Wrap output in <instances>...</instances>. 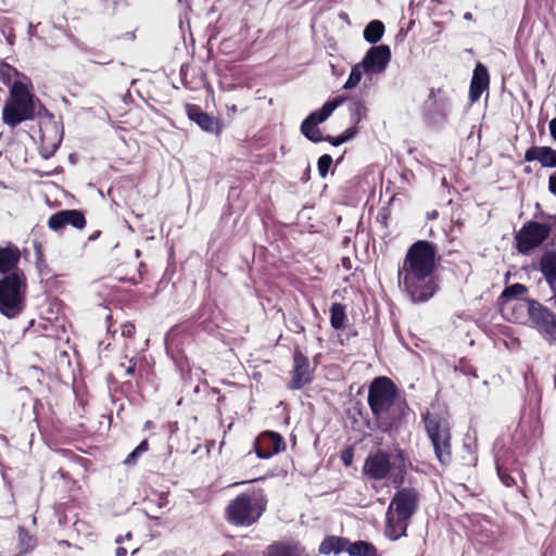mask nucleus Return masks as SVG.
I'll return each instance as SVG.
<instances>
[{"label":"nucleus","instance_id":"nucleus-1","mask_svg":"<svg viewBox=\"0 0 556 556\" xmlns=\"http://www.w3.org/2000/svg\"><path fill=\"white\" fill-rule=\"evenodd\" d=\"M435 250L428 241L414 243L399 269V283L415 303L433 296L437 285L433 279Z\"/></svg>","mask_w":556,"mask_h":556},{"label":"nucleus","instance_id":"nucleus-2","mask_svg":"<svg viewBox=\"0 0 556 556\" xmlns=\"http://www.w3.org/2000/svg\"><path fill=\"white\" fill-rule=\"evenodd\" d=\"M419 494L413 488H403L392 497L386 513L384 535L396 541L406 535L410 518L416 513Z\"/></svg>","mask_w":556,"mask_h":556},{"label":"nucleus","instance_id":"nucleus-3","mask_svg":"<svg viewBox=\"0 0 556 556\" xmlns=\"http://www.w3.org/2000/svg\"><path fill=\"white\" fill-rule=\"evenodd\" d=\"M266 497L262 489L253 488L239 494L226 507V519L237 527H250L266 509Z\"/></svg>","mask_w":556,"mask_h":556},{"label":"nucleus","instance_id":"nucleus-4","mask_svg":"<svg viewBox=\"0 0 556 556\" xmlns=\"http://www.w3.org/2000/svg\"><path fill=\"white\" fill-rule=\"evenodd\" d=\"M404 471L405 464L402 452L388 454L378 450L367 456L363 467V472L368 479L382 480L390 476L395 485L403 483Z\"/></svg>","mask_w":556,"mask_h":556},{"label":"nucleus","instance_id":"nucleus-5","mask_svg":"<svg viewBox=\"0 0 556 556\" xmlns=\"http://www.w3.org/2000/svg\"><path fill=\"white\" fill-rule=\"evenodd\" d=\"M35 116L34 96L26 85L15 80L10 89V97L2 110V121L10 127H15L24 121Z\"/></svg>","mask_w":556,"mask_h":556},{"label":"nucleus","instance_id":"nucleus-6","mask_svg":"<svg viewBox=\"0 0 556 556\" xmlns=\"http://www.w3.org/2000/svg\"><path fill=\"white\" fill-rule=\"evenodd\" d=\"M26 278L21 270H14L0 279V313L8 318L20 315L24 308Z\"/></svg>","mask_w":556,"mask_h":556},{"label":"nucleus","instance_id":"nucleus-7","mask_svg":"<svg viewBox=\"0 0 556 556\" xmlns=\"http://www.w3.org/2000/svg\"><path fill=\"white\" fill-rule=\"evenodd\" d=\"M396 400V387L388 377L375 378L368 390V405L372 415L381 419L389 414Z\"/></svg>","mask_w":556,"mask_h":556},{"label":"nucleus","instance_id":"nucleus-8","mask_svg":"<svg viewBox=\"0 0 556 556\" xmlns=\"http://www.w3.org/2000/svg\"><path fill=\"white\" fill-rule=\"evenodd\" d=\"M425 426L432 442L437 458L443 465L451 459V433L448 421L439 416L428 414L425 416Z\"/></svg>","mask_w":556,"mask_h":556},{"label":"nucleus","instance_id":"nucleus-9","mask_svg":"<svg viewBox=\"0 0 556 556\" xmlns=\"http://www.w3.org/2000/svg\"><path fill=\"white\" fill-rule=\"evenodd\" d=\"M551 227L538 222H528L516 235L517 249L526 254L542 244L549 236Z\"/></svg>","mask_w":556,"mask_h":556},{"label":"nucleus","instance_id":"nucleus-10","mask_svg":"<svg viewBox=\"0 0 556 556\" xmlns=\"http://www.w3.org/2000/svg\"><path fill=\"white\" fill-rule=\"evenodd\" d=\"M391 59L388 46L371 47L361 62L366 73H380L384 71Z\"/></svg>","mask_w":556,"mask_h":556},{"label":"nucleus","instance_id":"nucleus-11","mask_svg":"<svg viewBox=\"0 0 556 556\" xmlns=\"http://www.w3.org/2000/svg\"><path fill=\"white\" fill-rule=\"evenodd\" d=\"M286 444L280 434L276 432L262 433L254 443V450L260 458L267 459L274 454L285 450Z\"/></svg>","mask_w":556,"mask_h":556},{"label":"nucleus","instance_id":"nucleus-12","mask_svg":"<svg viewBox=\"0 0 556 556\" xmlns=\"http://www.w3.org/2000/svg\"><path fill=\"white\" fill-rule=\"evenodd\" d=\"M312 381V369L308 358L296 351L293 357L292 378L289 387L293 390L302 389Z\"/></svg>","mask_w":556,"mask_h":556},{"label":"nucleus","instance_id":"nucleus-13","mask_svg":"<svg viewBox=\"0 0 556 556\" xmlns=\"http://www.w3.org/2000/svg\"><path fill=\"white\" fill-rule=\"evenodd\" d=\"M523 302L522 305L527 306L529 320L539 332L543 331L556 318V315L540 302L535 300H525Z\"/></svg>","mask_w":556,"mask_h":556},{"label":"nucleus","instance_id":"nucleus-14","mask_svg":"<svg viewBox=\"0 0 556 556\" xmlns=\"http://www.w3.org/2000/svg\"><path fill=\"white\" fill-rule=\"evenodd\" d=\"M66 225H72L78 229L84 228L86 225L84 214L77 210H64L53 214L48 220V226L55 231Z\"/></svg>","mask_w":556,"mask_h":556},{"label":"nucleus","instance_id":"nucleus-15","mask_svg":"<svg viewBox=\"0 0 556 556\" xmlns=\"http://www.w3.org/2000/svg\"><path fill=\"white\" fill-rule=\"evenodd\" d=\"M490 84V77L488 68L478 63L473 70L472 78L469 88V100L470 102H477L482 93L488 90Z\"/></svg>","mask_w":556,"mask_h":556},{"label":"nucleus","instance_id":"nucleus-16","mask_svg":"<svg viewBox=\"0 0 556 556\" xmlns=\"http://www.w3.org/2000/svg\"><path fill=\"white\" fill-rule=\"evenodd\" d=\"M188 117L194 122L201 129L207 132H217L219 123L216 118L203 112L198 105L187 106Z\"/></svg>","mask_w":556,"mask_h":556},{"label":"nucleus","instance_id":"nucleus-17","mask_svg":"<svg viewBox=\"0 0 556 556\" xmlns=\"http://www.w3.org/2000/svg\"><path fill=\"white\" fill-rule=\"evenodd\" d=\"M525 161H538L543 167H556V150L551 147H531L525 153Z\"/></svg>","mask_w":556,"mask_h":556},{"label":"nucleus","instance_id":"nucleus-18","mask_svg":"<svg viewBox=\"0 0 556 556\" xmlns=\"http://www.w3.org/2000/svg\"><path fill=\"white\" fill-rule=\"evenodd\" d=\"M21 257V252L18 248L13 244H8L7 247L0 248V273L7 274L13 270Z\"/></svg>","mask_w":556,"mask_h":556},{"label":"nucleus","instance_id":"nucleus-19","mask_svg":"<svg viewBox=\"0 0 556 556\" xmlns=\"http://www.w3.org/2000/svg\"><path fill=\"white\" fill-rule=\"evenodd\" d=\"M344 101L345 98L343 97H337L333 100L327 101L320 110L312 112L307 118L318 125L325 122Z\"/></svg>","mask_w":556,"mask_h":556},{"label":"nucleus","instance_id":"nucleus-20","mask_svg":"<svg viewBox=\"0 0 556 556\" xmlns=\"http://www.w3.org/2000/svg\"><path fill=\"white\" fill-rule=\"evenodd\" d=\"M540 267L549 287L556 286V253H545L541 258Z\"/></svg>","mask_w":556,"mask_h":556},{"label":"nucleus","instance_id":"nucleus-21","mask_svg":"<svg viewBox=\"0 0 556 556\" xmlns=\"http://www.w3.org/2000/svg\"><path fill=\"white\" fill-rule=\"evenodd\" d=\"M345 552L351 556H377V548L369 542L348 540Z\"/></svg>","mask_w":556,"mask_h":556},{"label":"nucleus","instance_id":"nucleus-22","mask_svg":"<svg viewBox=\"0 0 556 556\" xmlns=\"http://www.w3.org/2000/svg\"><path fill=\"white\" fill-rule=\"evenodd\" d=\"M348 539L338 536H328L319 545V553L328 555L330 553L338 554L345 551Z\"/></svg>","mask_w":556,"mask_h":556},{"label":"nucleus","instance_id":"nucleus-23","mask_svg":"<svg viewBox=\"0 0 556 556\" xmlns=\"http://www.w3.org/2000/svg\"><path fill=\"white\" fill-rule=\"evenodd\" d=\"M384 33V25L381 21H371L364 29V38L369 43L378 42Z\"/></svg>","mask_w":556,"mask_h":556},{"label":"nucleus","instance_id":"nucleus-24","mask_svg":"<svg viewBox=\"0 0 556 556\" xmlns=\"http://www.w3.org/2000/svg\"><path fill=\"white\" fill-rule=\"evenodd\" d=\"M270 556H308V554L299 545L278 544L271 546Z\"/></svg>","mask_w":556,"mask_h":556},{"label":"nucleus","instance_id":"nucleus-25","mask_svg":"<svg viewBox=\"0 0 556 556\" xmlns=\"http://www.w3.org/2000/svg\"><path fill=\"white\" fill-rule=\"evenodd\" d=\"M351 122L357 125L367 115V108L364 100L359 98L352 99L349 104Z\"/></svg>","mask_w":556,"mask_h":556},{"label":"nucleus","instance_id":"nucleus-26","mask_svg":"<svg viewBox=\"0 0 556 556\" xmlns=\"http://www.w3.org/2000/svg\"><path fill=\"white\" fill-rule=\"evenodd\" d=\"M526 292L527 288L521 283H514L507 287L502 293V298L505 299L504 305H510L511 307H515L516 304L514 301L523 295Z\"/></svg>","mask_w":556,"mask_h":556},{"label":"nucleus","instance_id":"nucleus-27","mask_svg":"<svg viewBox=\"0 0 556 556\" xmlns=\"http://www.w3.org/2000/svg\"><path fill=\"white\" fill-rule=\"evenodd\" d=\"M301 131L308 140L313 142H320L324 140V137L321 136L320 129L317 127V124H314V122H312L307 117L303 121L301 125Z\"/></svg>","mask_w":556,"mask_h":556},{"label":"nucleus","instance_id":"nucleus-28","mask_svg":"<svg viewBox=\"0 0 556 556\" xmlns=\"http://www.w3.org/2000/svg\"><path fill=\"white\" fill-rule=\"evenodd\" d=\"M345 321L344 306L340 303H333L330 308V323L334 329H341Z\"/></svg>","mask_w":556,"mask_h":556},{"label":"nucleus","instance_id":"nucleus-29","mask_svg":"<svg viewBox=\"0 0 556 556\" xmlns=\"http://www.w3.org/2000/svg\"><path fill=\"white\" fill-rule=\"evenodd\" d=\"M18 545L22 553H27L36 546V539L23 527L18 528Z\"/></svg>","mask_w":556,"mask_h":556},{"label":"nucleus","instance_id":"nucleus-30","mask_svg":"<svg viewBox=\"0 0 556 556\" xmlns=\"http://www.w3.org/2000/svg\"><path fill=\"white\" fill-rule=\"evenodd\" d=\"M20 76H22V74L16 68L5 62L0 61V80L4 85L10 86L12 79Z\"/></svg>","mask_w":556,"mask_h":556},{"label":"nucleus","instance_id":"nucleus-31","mask_svg":"<svg viewBox=\"0 0 556 556\" xmlns=\"http://www.w3.org/2000/svg\"><path fill=\"white\" fill-rule=\"evenodd\" d=\"M364 72H365V68L362 65V63H357L356 65H354L351 70L350 76H349L346 83L344 84L343 88L344 89L355 88L359 84Z\"/></svg>","mask_w":556,"mask_h":556},{"label":"nucleus","instance_id":"nucleus-32","mask_svg":"<svg viewBox=\"0 0 556 556\" xmlns=\"http://www.w3.org/2000/svg\"><path fill=\"white\" fill-rule=\"evenodd\" d=\"M149 448V444L147 440H143L139 443V445L126 457L124 460L125 465H134L137 462V458L142 453L147 452Z\"/></svg>","mask_w":556,"mask_h":556},{"label":"nucleus","instance_id":"nucleus-33","mask_svg":"<svg viewBox=\"0 0 556 556\" xmlns=\"http://www.w3.org/2000/svg\"><path fill=\"white\" fill-rule=\"evenodd\" d=\"M540 334L552 345H556V318L540 332Z\"/></svg>","mask_w":556,"mask_h":556},{"label":"nucleus","instance_id":"nucleus-34","mask_svg":"<svg viewBox=\"0 0 556 556\" xmlns=\"http://www.w3.org/2000/svg\"><path fill=\"white\" fill-rule=\"evenodd\" d=\"M332 164V157L329 154H324L318 160V172L320 177L325 178Z\"/></svg>","mask_w":556,"mask_h":556},{"label":"nucleus","instance_id":"nucleus-35","mask_svg":"<svg viewBox=\"0 0 556 556\" xmlns=\"http://www.w3.org/2000/svg\"><path fill=\"white\" fill-rule=\"evenodd\" d=\"M354 132L348 129L345 134L338 137H327L324 140H328L332 146L338 147L353 137Z\"/></svg>","mask_w":556,"mask_h":556},{"label":"nucleus","instance_id":"nucleus-36","mask_svg":"<svg viewBox=\"0 0 556 556\" xmlns=\"http://www.w3.org/2000/svg\"><path fill=\"white\" fill-rule=\"evenodd\" d=\"M136 364H137L136 359L130 358L128 361L127 365L125 363H121L119 368L125 370V376L132 377V376H135V372H136Z\"/></svg>","mask_w":556,"mask_h":556},{"label":"nucleus","instance_id":"nucleus-37","mask_svg":"<svg viewBox=\"0 0 556 556\" xmlns=\"http://www.w3.org/2000/svg\"><path fill=\"white\" fill-rule=\"evenodd\" d=\"M497 475L506 486H513L515 484V479L501 467H497Z\"/></svg>","mask_w":556,"mask_h":556},{"label":"nucleus","instance_id":"nucleus-38","mask_svg":"<svg viewBox=\"0 0 556 556\" xmlns=\"http://www.w3.org/2000/svg\"><path fill=\"white\" fill-rule=\"evenodd\" d=\"M438 100L440 102V108H441L442 114H446L448 112V110H450V104H448L447 97H445V94H443L442 91H439Z\"/></svg>","mask_w":556,"mask_h":556},{"label":"nucleus","instance_id":"nucleus-39","mask_svg":"<svg viewBox=\"0 0 556 556\" xmlns=\"http://www.w3.org/2000/svg\"><path fill=\"white\" fill-rule=\"evenodd\" d=\"M122 336L125 338H131L135 333V326L131 323H125L121 326Z\"/></svg>","mask_w":556,"mask_h":556},{"label":"nucleus","instance_id":"nucleus-40","mask_svg":"<svg viewBox=\"0 0 556 556\" xmlns=\"http://www.w3.org/2000/svg\"><path fill=\"white\" fill-rule=\"evenodd\" d=\"M548 191L556 195V172L552 174L548 178Z\"/></svg>","mask_w":556,"mask_h":556},{"label":"nucleus","instance_id":"nucleus-41","mask_svg":"<svg viewBox=\"0 0 556 556\" xmlns=\"http://www.w3.org/2000/svg\"><path fill=\"white\" fill-rule=\"evenodd\" d=\"M551 136L556 141V117H554L548 125Z\"/></svg>","mask_w":556,"mask_h":556},{"label":"nucleus","instance_id":"nucleus-42","mask_svg":"<svg viewBox=\"0 0 556 556\" xmlns=\"http://www.w3.org/2000/svg\"><path fill=\"white\" fill-rule=\"evenodd\" d=\"M167 504V498L164 494H161L160 495V498H159V503H157V506L159 507H163Z\"/></svg>","mask_w":556,"mask_h":556},{"label":"nucleus","instance_id":"nucleus-43","mask_svg":"<svg viewBox=\"0 0 556 556\" xmlns=\"http://www.w3.org/2000/svg\"><path fill=\"white\" fill-rule=\"evenodd\" d=\"M126 553H127L126 548L121 547V546L117 547L115 551L116 556H126Z\"/></svg>","mask_w":556,"mask_h":556},{"label":"nucleus","instance_id":"nucleus-44","mask_svg":"<svg viewBox=\"0 0 556 556\" xmlns=\"http://www.w3.org/2000/svg\"><path fill=\"white\" fill-rule=\"evenodd\" d=\"M342 459H343L345 465H350L351 460H352V455L343 454L342 455Z\"/></svg>","mask_w":556,"mask_h":556},{"label":"nucleus","instance_id":"nucleus-45","mask_svg":"<svg viewBox=\"0 0 556 556\" xmlns=\"http://www.w3.org/2000/svg\"><path fill=\"white\" fill-rule=\"evenodd\" d=\"M228 114H235L237 112V106L235 104L227 106Z\"/></svg>","mask_w":556,"mask_h":556},{"label":"nucleus","instance_id":"nucleus-46","mask_svg":"<svg viewBox=\"0 0 556 556\" xmlns=\"http://www.w3.org/2000/svg\"><path fill=\"white\" fill-rule=\"evenodd\" d=\"M464 18L470 21L472 18V14L470 12H467L465 13Z\"/></svg>","mask_w":556,"mask_h":556},{"label":"nucleus","instance_id":"nucleus-47","mask_svg":"<svg viewBox=\"0 0 556 556\" xmlns=\"http://www.w3.org/2000/svg\"><path fill=\"white\" fill-rule=\"evenodd\" d=\"M437 216H438V212H437V211H433V212L429 215V217H430V218H435Z\"/></svg>","mask_w":556,"mask_h":556},{"label":"nucleus","instance_id":"nucleus-48","mask_svg":"<svg viewBox=\"0 0 556 556\" xmlns=\"http://www.w3.org/2000/svg\"><path fill=\"white\" fill-rule=\"evenodd\" d=\"M123 541H124V538H122V536H118V538L116 539V543H117V544L123 543Z\"/></svg>","mask_w":556,"mask_h":556},{"label":"nucleus","instance_id":"nucleus-49","mask_svg":"<svg viewBox=\"0 0 556 556\" xmlns=\"http://www.w3.org/2000/svg\"><path fill=\"white\" fill-rule=\"evenodd\" d=\"M125 539L130 540V539H131V533H130V532H128V533L125 535Z\"/></svg>","mask_w":556,"mask_h":556},{"label":"nucleus","instance_id":"nucleus-50","mask_svg":"<svg viewBox=\"0 0 556 556\" xmlns=\"http://www.w3.org/2000/svg\"><path fill=\"white\" fill-rule=\"evenodd\" d=\"M150 424H151L150 421H147V427H148V428H151V425H150Z\"/></svg>","mask_w":556,"mask_h":556},{"label":"nucleus","instance_id":"nucleus-51","mask_svg":"<svg viewBox=\"0 0 556 556\" xmlns=\"http://www.w3.org/2000/svg\"><path fill=\"white\" fill-rule=\"evenodd\" d=\"M150 424H151L150 421H147V427H148V428H151V425H150Z\"/></svg>","mask_w":556,"mask_h":556},{"label":"nucleus","instance_id":"nucleus-52","mask_svg":"<svg viewBox=\"0 0 556 556\" xmlns=\"http://www.w3.org/2000/svg\"><path fill=\"white\" fill-rule=\"evenodd\" d=\"M224 556H235V555H232V554H225Z\"/></svg>","mask_w":556,"mask_h":556}]
</instances>
